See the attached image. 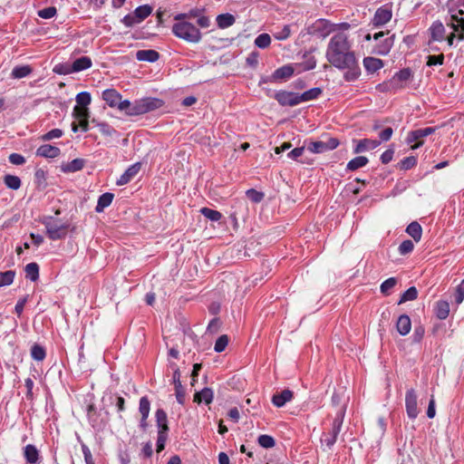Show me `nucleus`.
Listing matches in <instances>:
<instances>
[{"label":"nucleus","mask_w":464,"mask_h":464,"mask_svg":"<svg viewBox=\"0 0 464 464\" xmlns=\"http://www.w3.org/2000/svg\"><path fill=\"white\" fill-rule=\"evenodd\" d=\"M325 57L335 68L346 69L343 77L347 82L355 81L361 74L354 53L351 50V43L344 33L335 34L329 41Z\"/></svg>","instance_id":"obj_1"},{"label":"nucleus","mask_w":464,"mask_h":464,"mask_svg":"<svg viewBox=\"0 0 464 464\" xmlns=\"http://www.w3.org/2000/svg\"><path fill=\"white\" fill-rule=\"evenodd\" d=\"M162 105L163 102L160 99L146 97L133 102L123 100L119 104L118 110L123 111L127 116H139L160 109Z\"/></svg>","instance_id":"obj_2"},{"label":"nucleus","mask_w":464,"mask_h":464,"mask_svg":"<svg viewBox=\"0 0 464 464\" xmlns=\"http://www.w3.org/2000/svg\"><path fill=\"white\" fill-rule=\"evenodd\" d=\"M171 31L176 37L191 44H198L202 38L199 29L190 22L174 23Z\"/></svg>","instance_id":"obj_3"},{"label":"nucleus","mask_w":464,"mask_h":464,"mask_svg":"<svg viewBox=\"0 0 464 464\" xmlns=\"http://www.w3.org/2000/svg\"><path fill=\"white\" fill-rule=\"evenodd\" d=\"M42 223L45 227L48 237L52 240L64 238L70 227L69 223H63L60 219L51 216L44 217Z\"/></svg>","instance_id":"obj_4"},{"label":"nucleus","mask_w":464,"mask_h":464,"mask_svg":"<svg viewBox=\"0 0 464 464\" xmlns=\"http://www.w3.org/2000/svg\"><path fill=\"white\" fill-rule=\"evenodd\" d=\"M307 34L317 38L324 39L335 30L334 24L325 19H318L307 27Z\"/></svg>","instance_id":"obj_5"},{"label":"nucleus","mask_w":464,"mask_h":464,"mask_svg":"<svg viewBox=\"0 0 464 464\" xmlns=\"http://www.w3.org/2000/svg\"><path fill=\"white\" fill-rule=\"evenodd\" d=\"M344 417V409L342 408L338 412L336 418L334 420L332 424V430L328 433H324L321 439V441L325 443L328 448H332L336 442L337 436L341 431Z\"/></svg>","instance_id":"obj_6"},{"label":"nucleus","mask_w":464,"mask_h":464,"mask_svg":"<svg viewBox=\"0 0 464 464\" xmlns=\"http://www.w3.org/2000/svg\"><path fill=\"white\" fill-rule=\"evenodd\" d=\"M339 145V140L335 138H329L327 140L311 141L307 150L312 153H324L334 150Z\"/></svg>","instance_id":"obj_7"},{"label":"nucleus","mask_w":464,"mask_h":464,"mask_svg":"<svg viewBox=\"0 0 464 464\" xmlns=\"http://www.w3.org/2000/svg\"><path fill=\"white\" fill-rule=\"evenodd\" d=\"M435 130H436V128H432V127H427L424 129H418V130H411L408 133L406 140L408 143H412V142L417 141V143L412 146V149H417L423 144V141L421 140L429 135L433 134L435 132Z\"/></svg>","instance_id":"obj_8"},{"label":"nucleus","mask_w":464,"mask_h":464,"mask_svg":"<svg viewBox=\"0 0 464 464\" xmlns=\"http://www.w3.org/2000/svg\"><path fill=\"white\" fill-rule=\"evenodd\" d=\"M406 411L411 419H416L419 414L417 394L413 389L407 391L405 395Z\"/></svg>","instance_id":"obj_9"},{"label":"nucleus","mask_w":464,"mask_h":464,"mask_svg":"<svg viewBox=\"0 0 464 464\" xmlns=\"http://www.w3.org/2000/svg\"><path fill=\"white\" fill-rule=\"evenodd\" d=\"M275 99L282 106H295L299 104L298 93L280 91L275 94Z\"/></svg>","instance_id":"obj_10"},{"label":"nucleus","mask_w":464,"mask_h":464,"mask_svg":"<svg viewBox=\"0 0 464 464\" xmlns=\"http://www.w3.org/2000/svg\"><path fill=\"white\" fill-rule=\"evenodd\" d=\"M295 72V70L292 65H284L278 69H276L273 74L267 79H262L261 82H276L281 80H285L290 78Z\"/></svg>","instance_id":"obj_11"},{"label":"nucleus","mask_w":464,"mask_h":464,"mask_svg":"<svg viewBox=\"0 0 464 464\" xmlns=\"http://www.w3.org/2000/svg\"><path fill=\"white\" fill-rule=\"evenodd\" d=\"M102 99L111 108H119L121 102V95L115 89H107L102 92Z\"/></svg>","instance_id":"obj_12"},{"label":"nucleus","mask_w":464,"mask_h":464,"mask_svg":"<svg viewBox=\"0 0 464 464\" xmlns=\"http://www.w3.org/2000/svg\"><path fill=\"white\" fill-rule=\"evenodd\" d=\"M140 163H135L130 166L124 173L120 177V179L116 181L118 186H123L128 184L140 171Z\"/></svg>","instance_id":"obj_13"},{"label":"nucleus","mask_w":464,"mask_h":464,"mask_svg":"<svg viewBox=\"0 0 464 464\" xmlns=\"http://www.w3.org/2000/svg\"><path fill=\"white\" fill-rule=\"evenodd\" d=\"M24 457L28 464H40V452L33 444H28L24 448Z\"/></svg>","instance_id":"obj_14"},{"label":"nucleus","mask_w":464,"mask_h":464,"mask_svg":"<svg viewBox=\"0 0 464 464\" xmlns=\"http://www.w3.org/2000/svg\"><path fill=\"white\" fill-rule=\"evenodd\" d=\"M381 144V140L362 139L357 141V144L353 150L355 154H359L370 150L377 148Z\"/></svg>","instance_id":"obj_15"},{"label":"nucleus","mask_w":464,"mask_h":464,"mask_svg":"<svg viewBox=\"0 0 464 464\" xmlns=\"http://www.w3.org/2000/svg\"><path fill=\"white\" fill-rule=\"evenodd\" d=\"M392 11L389 8H378L373 16V24L375 26H382L387 24L392 19Z\"/></svg>","instance_id":"obj_16"},{"label":"nucleus","mask_w":464,"mask_h":464,"mask_svg":"<svg viewBox=\"0 0 464 464\" xmlns=\"http://www.w3.org/2000/svg\"><path fill=\"white\" fill-rule=\"evenodd\" d=\"M61 150L58 147L44 144L40 146L36 150V155L44 158L53 159L60 155Z\"/></svg>","instance_id":"obj_17"},{"label":"nucleus","mask_w":464,"mask_h":464,"mask_svg":"<svg viewBox=\"0 0 464 464\" xmlns=\"http://www.w3.org/2000/svg\"><path fill=\"white\" fill-rule=\"evenodd\" d=\"M293 399V392L286 389L279 393H276L272 397V402L275 406L280 408Z\"/></svg>","instance_id":"obj_18"},{"label":"nucleus","mask_w":464,"mask_h":464,"mask_svg":"<svg viewBox=\"0 0 464 464\" xmlns=\"http://www.w3.org/2000/svg\"><path fill=\"white\" fill-rule=\"evenodd\" d=\"M396 328L401 335L404 336L408 334L411 329V322L410 317L407 314L400 315L396 323Z\"/></svg>","instance_id":"obj_19"},{"label":"nucleus","mask_w":464,"mask_h":464,"mask_svg":"<svg viewBox=\"0 0 464 464\" xmlns=\"http://www.w3.org/2000/svg\"><path fill=\"white\" fill-rule=\"evenodd\" d=\"M160 58V53L155 50H139L136 53V59L142 62L154 63Z\"/></svg>","instance_id":"obj_20"},{"label":"nucleus","mask_w":464,"mask_h":464,"mask_svg":"<svg viewBox=\"0 0 464 464\" xmlns=\"http://www.w3.org/2000/svg\"><path fill=\"white\" fill-rule=\"evenodd\" d=\"M92 64V59L88 56L77 58L71 65L72 72H81L89 69Z\"/></svg>","instance_id":"obj_21"},{"label":"nucleus","mask_w":464,"mask_h":464,"mask_svg":"<svg viewBox=\"0 0 464 464\" xmlns=\"http://www.w3.org/2000/svg\"><path fill=\"white\" fill-rule=\"evenodd\" d=\"M431 39L441 42L444 39L445 27L441 22L436 21L430 28Z\"/></svg>","instance_id":"obj_22"},{"label":"nucleus","mask_w":464,"mask_h":464,"mask_svg":"<svg viewBox=\"0 0 464 464\" xmlns=\"http://www.w3.org/2000/svg\"><path fill=\"white\" fill-rule=\"evenodd\" d=\"M213 400V391L209 388H204L194 395V401L197 403L205 402L209 404Z\"/></svg>","instance_id":"obj_23"},{"label":"nucleus","mask_w":464,"mask_h":464,"mask_svg":"<svg viewBox=\"0 0 464 464\" xmlns=\"http://www.w3.org/2000/svg\"><path fill=\"white\" fill-rule=\"evenodd\" d=\"M363 65L367 72H375L383 66V63L378 58L366 57L363 59Z\"/></svg>","instance_id":"obj_24"},{"label":"nucleus","mask_w":464,"mask_h":464,"mask_svg":"<svg viewBox=\"0 0 464 464\" xmlns=\"http://www.w3.org/2000/svg\"><path fill=\"white\" fill-rule=\"evenodd\" d=\"M113 198H114V195L110 192H106V193H103L102 195H101L98 198L95 211L97 213L102 212L105 208L109 207L111 204Z\"/></svg>","instance_id":"obj_25"},{"label":"nucleus","mask_w":464,"mask_h":464,"mask_svg":"<svg viewBox=\"0 0 464 464\" xmlns=\"http://www.w3.org/2000/svg\"><path fill=\"white\" fill-rule=\"evenodd\" d=\"M322 94V89L319 87L312 88L302 94H298L299 104L317 99Z\"/></svg>","instance_id":"obj_26"},{"label":"nucleus","mask_w":464,"mask_h":464,"mask_svg":"<svg viewBox=\"0 0 464 464\" xmlns=\"http://www.w3.org/2000/svg\"><path fill=\"white\" fill-rule=\"evenodd\" d=\"M99 128L100 132L106 137H112L118 134L117 130L105 121H99L95 119L92 121Z\"/></svg>","instance_id":"obj_27"},{"label":"nucleus","mask_w":464,"mask_h":464,"mask_svg":"<svg viewBox=\"0 0 464 464\" xmlns=\"http://www.w3.org/2000/svg\"><path fill=\"white\" fill-rule=\"evenodd\" d=\"M236 22V18L231 14H222L217 16V24L219 28L225 29L233 25Z\"/></svg>","instance_id":"obj_28"},{"label":"nucleus","mask_w":464,"mask_h":464,"mask_svg":"<svg viewBox=\"0 0 464 464\" xmlns=\"http://www.w3.org/2000/svg\"><path fill=\"white\" fill-rule=\"evenodd\" d=\"M84 167V160L82 159H74L72 161L62 166L63 172H76Z\"/></svg>","instance_id":"obj_29"},{"label":"nucleus","mask_w":464,"mask_h":464,"mask_svg":"<svg viewBox=\"0 0 464 464\" xmlns=\"http://www.w3.org/2000/svg\"><path fill=\"white\" fill-rule=\"evenodd\" d=\"M369 162V160L364 156H357L351 160L346 166V169L354 171L360 168L366 166Z\"/></svg>","instance_id":"obj_30"},{"label":"nucleus","mask_w":464,"mask_h":464,"mask_svg":"<svg viewBox=\"0 0 464 464\" xmlns=\"http://www.w3.org/2000/svg\"><path fill=\"white\" fill-rule=\"evenodd\" d=\"M436 316L444 320L449 316L450 314V304L447 301H439L435 307Z\"/></svg>","instance_id":"obj_31"},{"label":"nucleus","mask_w":464,"mask_h":464,"mask_svg":"<svg viewBox=\"0 0 464 464\" xmlns=\"http://www.w3.org/2000/svg\"><path fill=\"white\" fill-rule=\"evenodd\" d=\"M406 232L416 241L419 242L421 238L422 228L420 225L413 221L406 228Z\"/></svg>","instance_id":"obj_32"},{"label":"nucleus","mask_w":464,"mask_h":464,"mask_svg":"<svg viewBox=\"0 0 464 464\" xmlns=\"http://www.w3.org/2000/svg\"><path fill=\"white\" fill-rule=\"evenodd\" d=\"M25 277L33 282H35L39 278V266L33 262L29 263L24 267Z\"/></svg>","instance_id":"obj_33"},{"label":"nucleus","mask_w":464,"mask_h":464,"mask_svg":"<svg viewBox=\"0 0 464 464\" xmlns=\"http://www.w3.org/2000/svg\"><path fill=\"white\" fill-rule=\"evenodd\" d=\"M394 43V35L386 38L382 43L376 46V53L381 55H386L392 49Z\"/></svg>","instance_id":"obj_34"},{"label":"nucleus","mask_w":464,"mask_h":464,"mask_svg":"<svg viewBox=\"0 0 464 464\" xmlns=\"http://www.w3.org/2000/svg\"><path fill=\"white\" fill-rule=\"evenodd\" d=\"M159 430H169L167 414L162 409H158L155 413Z\"/></svg>","instance_id":"obj_35"},{"label":"nucleus","mask_w":464,"mask_h":464,"mask_svg":"<svg viewBox=\"0 0 464 464\" xmlns=\"http://www.w3.org/2000/svg\"><path fill=\"white\" fill-rule=\"evenodd\" d=\"M412 77V72L410 68H404L398 72L392 78L393 82H404L409 81Z\"/></svg>","instance_id":"obj_36"},{"label":"nucleus","mask_w":464,"mask_h":464,"mask_svg":"<svg viewBox=\"0 0 464 464\" xmlns=\"http://www.w3.org/2000/svg\"><path fill=\"white\" fill-rule=\"evenodd\" d=\"M152 12V8L149 5H144L137 7L133 12L136 17L139 19L140 23H141L145 18H147Z\"/></svg>","instance_id":"obj_37"},{"label":"nucleus","mask_w":464,"mask_h":464,"mask_svg":"<svg viewBox=\"0 0 464 464\" xmlns=\"http://www.w3.org/2000/svg\"><path fill=\"white\" fill-rule=\"evenodd\" d=\"M32 72V69L29 65L16 66L12 71V76L15 79H21Z\"/></svg>","instance_id":"obj_38"},{"label":"nucleus","mask_w":464,"mask_h":464,"mask_svg":"<svg viewBox=\"0 0 464 464\" xmlns=\"http://www.w3.org/2000/svg\"><path fill=\"white\" fill-rule=\"evenodd\" d=\"M14 276L15 272L14 270L0 272V287L10 285L14 282Z\"/></svg>","instance_id":"obj_39"},{"label":"nucleus","mask_w":464,"mask_h":464,"mask_svg":"<svg viewBox=\"0 0 464 464\" xmlns=\"http://www.w3.org/2000/svg\"><path fill=\"white\" fill-rule=\"evenodd\" d=\"M418 296V291L415 286L408 288L401 296L399 304H402L408 301H413Z\"/></svg>","instance_id":"obj_40"},{"label":"nucleus","mask_w":464,"mask_h":464,"mask_svg":"<svg viewBox=\"0 0 464 464\" xmlns=\"http://www.w3.org/2000/svg\"><path fill=\"white\" fill-rule=\"evenodd\" d=\"M139 411L142 417H149L150 411V401L148 397L143 396L140 399Z\"/></svg>","instance_id":"obj_41"},{"label":"nucleus","mask_w":464,"mask_h":464,"mask_svg":"<svg viewBox=\"0 0 464 464\" xmlns=\"http://www.w3.org/2000/svg\"><path fill=\"white\" fill-rule=\"evenodd\" d=\"M45 350L39 344H34L31 348V356L34 360L41 362L45 358Z\"/></svg>","instance_id":"obj_42"},{"label":"nucleus","mask_w":464,"mask_h":464,"mask_svg":"<svg viewBox=\"0 0 464 464\" xmlns=\"http://www.w3.org/2000/svg\"><path fill=\"white\" fill-rule=\"evenodd\" d=\"M72 116L80 121L87 120L90 117L88 107L75 106L73 108Z\"/></svg>","instance_id":"obj_43"},{"label":"nucleus","mask_w":464,"mask_h":464,"mask_svg":"<svg viewBox=\"0 0 464 464\" xmlns=\"http://www.w3.org/2000/svg\"><path fill=\"white\" fill-rule=\"evenodd\" d=\"M200 213L211 221H218L222 217L219 211L208 208H202Z\"/></svg>","instance_id":"obj_44"},{"label":"nucleus","mask_w":464,"mask_h":464,"mask_svg":"<svg viewBox=\"0 0 464 464\" xmlns=\"http://www.w3.org/2000/svg\"><path fill=\"white\" fill-rule=\"evenodd\" d=\"M75 100H76V102H77L76 106L88 107V105L92 102V97H91L90 92H80V93H78L76 95V99Z\"/></svg>","instance_id":"obj_45"},{"label":"nucleus","mask_w":464,"mask_h":464,"mask_svg":"<svg viewBox=\"0 0 464 464\" xmlns=\"http://www.w3.org/2000/svg\"><path fill=\"white\" fill-rule=\"evenodd\" d=\"M270 43L271 37L268 34H261L255 40V44L262 49L268 47Z\"/></svg>","instance_id":"obj_46"},{"label":"nucleus","mask_w":464,"mask_h":464,"mask_svg":"<svg viewBox=\"0 0 464 464\" xmlns=\"http://www.w3.org/2000/svg\"><path fill=\"white\" fill-rule=\"evenodd\" d=\"M257 441L258 444L265 449L273 448L276 444L274 438L266 434L260 435Z\"/></svg>","instance_id":"obj_47"},{"label":"nucleus","mask_w":464,"mask_h":464,"mask_svg":"<svg viewBox=\"0 0 464 464\" xmlns=\"http://www.w3.org/2000/svg\"><path fill=\"white\" fill-rule=\"evenodd\" d=\"M5 184L12 189H18L21 186V180L17 176L6 175L5 177Z\"/></svg>","instance_id":"obj_48"},{"label":"nucleus","mask_w":464,"mask_h":464,"mask_svg":"<svg viewBox=\"0 0 464 464\" xmlns=\"http://www.w3.org/2000/svg\"><path fill=\"white\" fill-rule=\"evenodd\" d=\"M397 280L394 277H390L386 279L381 285V292L382 294L388 295H390V291L396 285Z\"/></svg>","instance_id":"obj_49"},{"label":"nucleus","mask_w":464,"mask_h":464,"mask_svg":"<svg viewBox=\"0 0 464 464\" xmlns=\"http://www.w3.org/2000/svg\"><path fill=\"white\" fill-rule=\"evenodd\" d=\"M417 164V159L414 156H409L400 161L399 167L401 169H410Z\"/></svg>","instance_id":"obj_50"},{"label":"nucleus","mask_w":464,"mask_h":464,"mask_svg":"<svg viewBox=\"0 0 464 464\" xmlns=\"http://www.w3.org/2000/svg\"><path fill=\"white\" fill-rule=\"evenodd\" d=\"M57 13V10L54 6H49L44 9H41L37 12L39 17L43 19H50L53 18Z\"/></svg>","instance_id":"obj_51"},{"label":"nucleus","mask_w":464,"mask_h":464,"mask_svg":"<svg viewBox=\"0 0 464 464\" xmlns=\"http://www.w3.org/2000/svg\"><path fill=\"white\" fill-rule=\"evenodd\" d=\"M227 343H228V337H227V335L223 334V335L219 336L218 338V340L216 341L214 350L217 353H221L226 349Z\"/></svg>","instance_id":"obj_52"},{"label":"nucleus","mask_w":464,"mask_h":464,"mask_svg":"<svg viewBox=\"0 0 464 464\" xmlns=\"http://www.w3.org/2000/svg\"><path fill=\"white\" fill-rule=\"evenodd\" d=\"M108 400L110 401L111 403H115L119 411H123L125 410V400L121 396L110 395Z\"/></svg>","instance_id":"obj_53"},{"label":"nucleus","mask_w":464,"mask_h":464,"mask_svg":"<svg viewBox=\"0 0 464 464\" xmlns=\"http://www.w3.org/2000/svg\"><path fill=\"white\" fill-rule=\"evenodd\" d=\"M291 30L289 25H285L282 29L273 34L274 37L277 40H285L290 36Z\"/></svg>","instance_id":"obj_54"},{"label":"nucleus","mask_w":464,"mask_h":464,"mask_svg":"<svg viewBox=\"0 0 464 464\" xmlns=\"http://www.w3.org/2000/svg\"><path fill=\"white\" fill-rule=\"evenodd\" d=\"M304 147L295 148L289 151L286 156L288 159L299 161V158L304 154ZM300 162L304 163V160H300Z\"/></svg>","instance_id":"obj_55"},{"label":"nucleus","mask_w":464,"mask_h":464,"mask_svg":"<svg viewBox=\"0 0 464 464\" xmlns=\"http://www.w3.org/2000/svg\"><path fill=\"white\" fill-rule=\"evenodd\" d=\"M167 431L168 430H159L158 432V440H157V451L160 452L164 450L165 443L167 440Z\"/></svg>","instance_id":"obj_56"},{"label":"nucleus","mask_w":464,"mask_h":464,"mask_svg":"<svg viewBox=\"0 0 464 464\" xmlns=\"http://www.w3.org/2000/svg\"><path fill=\"white\" fill-rule=\"evenodd\" d=\"M246 196L251 201L255 203L260 202L264 198V194L262 192H259L254 188L248 189L246 191Z\"/></svg>","instance_id":"obj_57"},{"label":"nucleus","mask_w":464,"mask_h":464,"mask_svg":"<svg viewBox=\"0 0 464 464\" xmlns=\"http://www.w3.org/2000/svg\"><path fill=\"white\" fill-rule=\"evenodd\" d=\"M414 245L411 240H404L399 246V252L401 255H407L413 250Z\"/></svg>","instance_id":"obj_58"},{"label":"nucleus","mask_w":464,"mask_h":464,"mask_svg":"<svg viewBox=\"0 0 464 464\" xmlns=\"http://www.w3.org/2000/svg\"><path fill=\"white\" fill-rule=\"evenodd\" d=\"M169 366L173 370V382H174L175 387L181 386L182 384H181V381H180V372H179V367L174 362H170Z\"/></svg>","instance_id":"obj_59"},{"label":"nucleus","mask_w":464,"mask_h":464,"mask_svg":"<svg viewBox=\"0 0 464 464\" xmlns=\"http://www.w3.org/2000/svg\"><path fill=\"white\" fill-rule=\"evenodd\" d=\"M122 23L127 26V27H131L137 24H140V21L139 19L136 17L135 14H127L123 17L122 19Z\"/></svg>","instance_id":"obj_60"},{"label":"nucleus","mask_w":464,"mask_h":464,"mask_svg":"<svg viewBox=\"0 0 464 464\" xmlns=\"http://www.w3.org/2000/svg\"><path fill=\"white\" fill-rule=\"evenodd\" d=\"M443 61H444V55L443 54L429 55L428 56V61H427V65H429V66L440 65V64L443 63Z\"/></svg>","instance_id":"obj_61"},{"label":"nucleus","mask_w":464,"mask_h":464,"mask_svg":"<svg viewBox=\"0 0 464 464\" xmlns=\"http://www.w3.org/2000/svg\"><path fill=\"white\" fill-rule=\"evenodd\" d=\"M464 300V279L457 286L455 301L458 304H461Z\"/></svg>","instance_id":"obj_62"},{"label":"nucleus","mask_w":464,"mask_h":464,"mask_svg":"<svg viewBox=\"0 0 464 464\" xmlns=\"http://www.w3.org/2000/svg\"><path fill=\"white\" fill-rule=\"evenodd\" d=\"M63 135V131L60 129H53L43 136L44 140H50L53 139L60 138Z\"/></svg>","instance_id":"obj_63"},{"label":"nucleus","mask_w":464,"mask_h":464,"mask_svg":"<svg viewBox=\"0 0 464 464\" xmlns=\"http://www.w3.org/2000/svg\"><path fill=\"white\" fill-rule=\"evenodd\" d=\"M82 450L84 456V460L86 464H95L92 459V455L91 453L90 449L86 445H82Z\"/></svg>","instance_id":"obj_64"}]
</instances>
